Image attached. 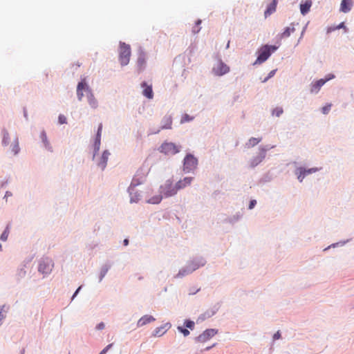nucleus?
Returning <instances> with one entry per match:
<instances>
[{
  "instance_id": "1",
  "label": "nucleus",
  "mask_w": 354,
  "mask_h": 354,
  "mask_svg": "<svg viewBox=\"0 0 354 354\" xmlns=\"http://www.w3.org/2000/svg\"><path fill=\"white\" fill-rule=\"evenodd\" d=\"M144 167L145 165L143 164L142 166L137 171L129 187L131 203H138L140 199V194L135 191V188L136 186L144 182L149 172V169L144 171Z\"/></svg>"
},
{
  "instance_id": "2",
  "label": "nucleus",
  "mask_w": 354,
  "mask_h": 354,
  "mask_svg": "<svg viewBox=\"0 0 354 354\" xmlns=\"http://www.w3.org/2000/svg\"><path fill=\"white\" fill-rule=\"evenodd\" d=\"M83 91H85L88 98V103L92 108L95 109L97 106V102L94 97L93 94L91 93L90 88L85 82V79L82 80L77 86V95L79 100H82L83 97Z\"/></svg>"
},
{
  "instance_id": "3",
  "label": "nucleus",
  "mask_w": 354,
  "mask_h": 354,
  "mask_svg": "<svg viewBox=\"0 0 354 354\" xmlns=\"http://www.w3.org/2000/svg\"><path fill=\"white\" fill-rule=\"evenodd\" d=\"M277 47L275 46L264 45L258 50V57L255 64H261L268 59L271 53L275 51Z\"/></svg>"
},
{
  "instance_id": "4",
  "label": "nucleus",
  "mask_w": 354,
  "mask_h": 354,
  "mask_svg": "<svg viewBox=\"0 0 354 354\" xmlns=\"http://www.w3.org/2000/svg\"><path fill=\"white\" fill-rule=\"evenodd\" d=\"M131 57V48L129 44L124 42L120 43L119 61L122 66L129 64Z\"/></svg>"
},
{
  "instance_id": "5",
  "label": "nucleus",
  "mask_w": 354,
  "mask_h": 354,
  "mask_svg": "<svg viewBox=\"0 0 354 354\" xmlns=\"http://www.w3.org/2000/svg\"><path fill=\"white\" fill-rule=\"evenodd\" d=\"M160 193L163 196L167 198L174 196L177 194L178 190L176 183H174L171 180H167L160 187Z\"/></svg>"
},
{
  "instance_id": "6",
  "label": "nucleus",
  "mask_w": 354,
  "mask_h": 354,
  "mask_svg": "<svg viewBox=\"0 0 354 354\" xmlns=\"http://www.w3.org/2000/svg\"><path fill=\"white\" fill-rule=\"evenodd\" d=\"M180 151V147L173 142H164L160 147V151L166 155L176 154Z\"/></svg>"
},
{
  "instance_id": "7",
  "label": "nucleus",
  "mask_w": 354,
  "mask_h": 354,
  "mask_svg": "<svg viewBox=\"0 0 354 354\" xmlns=\"http://www.w3.org/2000/svg\"><path fill=\"white\" fill-rule=\"evenodd\" d=\"M197 165V159L194 156L188 154L184 159L183 170L186 172H189L195 169Z\"/></svg>"
},
{
  "instance_id": "8",
  "label": "nucleus",
  "mask_w": 354,
  "mask_h": 354,
  "mask_svg": "<svg viewBox=\"0 0 354 354\" xmlns=\"http://www.w3.org/2000/svg\"><path fill=\"white\" fill-rule=\"evenodd\" d=\"M334 75L329 74L328 75L325 79H320L319 80H317L314 82H313L310 85V92L312 93H317L321 87L328 81L332 80L334 78Z\"/></svg>"
},
{
  "instance_id": "9",
  "label": "nucleus",
  "mask_w": 354,
  "mask_h": 354,
  "mask_svg": "<svg viewBox=\"0 0 354 354\" xmlns=\"http://www.w3.org/2000/svg\"><path fill=\"white\" fill-rule=\"evenodd\" d=\"M53 263L51 259H42L39 264L38 270L42 274H49L53 269Z\"/></svg>"
},
{
  "instance_id": "10",
  "label": "nucleus",
  "mask_w": 354,
  "mask_h": 354,
  "mask_svg": "<svg viewBox=\"0 0 354 354\" xmlns=\"http://www.w3.org/2000/svg\"><path fill=\"white\" fill-rule=\"evenodd\" d=\"M214 74L216 76H222L230 71V67L223 62L219 61L212 68Z\"/></svg>"
},
{
  "instance_id": "11",
  "label": "nucleus",
  "mask_w": 354,
  "mask_h": 354,
  "mask_svg": "<svg viewBox=\"0 0 354 354\" xmlns=\"http://www.w3.org/2000/svg\"><path fill=\"white\" fill-rule=\"evenodd\" d=\"M216 333L217 330L215 329H207L197 337V339L200 342H205L214 337Z\"/></svg>"
},
{
  "instance_id": "12",
  "label": "nucleus",
  "mask_w": 354,
  "mask_h": 354,
  "mask_svg": "<svg viewBox=\"0 0 354 354\" xmlns=\"http://www.w3.org/2000/svg\"><path fill=\"white\" fill-rule=\"evenodd\" d=\"M193 177H185L183 179H181L176 183V186L177 190H180L187 187L190 185L192 182L193 181Z\"/></svg>"
},
{
  "instance_id": "13",
  "label": "nucleus",
  "mask_w": 354,
  "mask_h": 354,
  "mask_svg": "<svg viewBox=\"0 0 354 354\" xmlns=\"http://www.w3.org/2000/svg\"><path fill=\"white\" fill-rule=\"evenodd\" d=\"M171 328V324L169 323H166L159 327H157L153 332L154 336L161 337L163 335L169 328Z\"/></svg>"
},
{
  "instance_id": "14",
  "label": "nucleus",
  "mask_w": 354,
  "mask_h": 354,
  "mask_svg": "<svg viewBox=\"0 0 354 354\" xmlns=\"http://www.w3.org/2000/svg\"><path fill=\"white\" fill-rule=\"evenodd\" d=\"M141 86L143 88V95H145L148 99H152L153 97L152 86L148 85L146 82H142Z\"/></svg>"
},
{
  "instance_id": "15",
  "label": "nucleus",
  "mask_w": 354,
  "mask_h": 354,
  "mask_svg": "<svg viewBox=\"0 0 354 354\" xmlns=\"http://www.w3.org/2000/svg\"><path fill=\"white\" fill-rule=\"evenodd\" d=\"M153 321H155V318L153 316L146 315H144L143 317H142L138 321L137 326H138V327H142V326H143L149 323H151Z\"/></svg>"
},
{
  "instance_id": "16",
  "label": "nucleus",
  "mask_w": 354,
  "mask_h": 354,
  "mask_svg": "<svg viewBox=\"0 0 354 354\" xmlns=\"http://www.w3.org/2000/svg\"><path fill=\"white\" fill-rule=\"evenodd\" d=\"M352 6V0H342L340 5V11L346 13L351 10Z\"/></svg>"
},
{
  "instance_id": "17",
  "label": "nucleus",
  "mask_w": 354,
  "mask_h": 354,
  "mask_svg": "<svg viewBox=\"0 0 354 354\" xmlns=\"http://www.w3.org/2000/svg\"><path fill=\"white\" fill-rule=\"evenodd\" d=\"M162 129H170L172 125V118L170 115H165L162 120Z\"/></svg>"
},
{
  "instance_id": "18",
  "label": "nucleus",
  "mask_w": 354,
  "mask_h": 354,
  "mask_svg": "<svg viewBox=\"0 0 354 354\" xmlns=\"http://www.w3.org/2000/svg\"><path fill=\"white\" fill-rule=\"evenodd\" d=\"M102 130V124H100V125L98 127L97 132L96 138H95V143H94V148H95V152L98 151L100 149V140H101Z\"/></svg>"
},
{
  "instance_id": "19",
  "label": "nucleus",
  "mask_w": 354,
  "mask_h": 354,
  "mask_svg": "<svg viewBox=\"0 0 354 354\" xmlns=\"http://www.w3.org/2000/svg\"><path fill=\"white\" fill-rule=\"evenodd\" d=\"M277 3L278 0H273L272 2L268 6V8L264 12L265 17H268L275 12Z\"/></svg>"
},
{
  "instance_id": "20",
  "label": "nucleus",
  "mask_w": 354,
  "mask_h": 354,
  "mask_svg": "<svg viewBox=\"0 0 354 354\" xmlns=\"http://www.w3.org/2000/svg\"><path fill=\"white\" fill-rule=\"evenodd\" d=\"M109 156L110 153L108 151L106 150L103 152L100 161L98 163V166L101 167L102 169H104L106 167Z\"/></svg>"
},
{
  "instance_id": "21",
  "label": "nucleus",
  "mask_w": 354,
  "mask_h": 354,
  "mask_svg": "<svg viewBox=\"0 0 354 354\" xmlns=\"http://www.w3.org/2000/svg\"><path fill=\"white\" fill-rule=\"evenodd\" d=\"M311 1H306L304 3H301L300 5V10L301 13L303 15H305L306 13H308L310 10V8L311 7Z\"/></svg>"
},
{
  "instance_id": "22",
  "label": "nucleus",
  "mask_w": 354,
  "mask_h": 354,
  "mask_svg": "<svg viewBox=\"0 0 354 354\" xmlns=\"http://www.w3.org/2000/svg\"><path fill=\"white\" fill-rule=\"evenodd\" d=\"M295 29L294 26L287 27L285 30L281 34V38H286L288 37L291 33L294 32Z\"/></svg>"
},
{
  "instance_id": "23",
  "label": "nucleus",
  "mask_w": 354,
  "mask_h": 354,
  "mask_svg": "<svg viewBox=\"0 0 354 354\" xmlns=\"http://www.w3.org/2000/svg\"><path fill=\"white\" fill-rule=\"evenodd\" d=\"M162 194L156 195L148 199L147 202L151 204H158L162 201Z\"/></svg>"
},
{
  "instance_id": "24",
  "label": "nucleus",
  "mask_w": 354,
  "mask_h": 354,
  "mask_svg": "<svg viewBox=\"0 0 354 354\" xmlns=\"http://www.w3.org/2000/svg\"><path fill=\"white\" fill-rule=\"evenodd\" d=\"M261 140V138H251L249 140H248V142L247 143V145L248 147H254L255 145H257L258 143H259Z\"/></svg>"
},
{
  "instance_id": "25",
  "label": "nucleus",
  "mask_w": 354,
  "mask_h": 354,
  "mask_svg": "<svg viewBox=\"0 0 354 354\" xmlns=\"http://www.w3.org/2000/svg\"><path fill=\"white\" fill-rule=\"evenodd\" d=\"M263 158H264V155H261L259 156L254 158L251 162V166L252 167L257 166L258 164H259L263 160Z\"/></svg>"
},
{
  "instance_id": "26",
  "label": "nucleus",
  "mask_w": 354,
  "mask_h": 354,
  "mask_svg": "<svg viewBox=\"0 0 354 354\" xmlns=\"http://www.w3.org/2000/svg\"><path fill=\"white\" fill-rule=\"evenodd\" d=\"M10 233L9 227L8 226L6 227V230L3 231V232L1 235V240L3 241H6L8 239V235Z\"/></svg>"
},
{
  "instance_id": "27",
  "label": "nucleus",
  "mask_w": 354,
  "mask_h": 354,
  "mask_svg": "<svg viewBox=\"0 0 354 354\" xmlns=\"http://www.w3.org/2000/svg\"><path fill=\"white\" fill-rule=\"evenodd\" d=\"M9 139H10L9 133H8V131H4L3 140H2L3 144L5 145H8Z\"/></svg>"
},
{
  "instance_id": "28",
  "label": "nucleus",
  "mask_w": 354,
  "mask_h": 354,
  "mask_svg": "<svg viewBox=\"0 0 354 354\" xmlns=\"http://www.w3.org/2000/svg\"><path fill=\"white\" fill-rule=\"evenodd\" d=\"M283 113V109L281 107H277L272 111V114L277 117H279Z\"/></svg>"
},
{
  "instance_id": "29",
  "label": "nucleus",
  "mask_w": 354,
  "mask_h": 354,
  "mask_svg": "<svg viewBox=\"0 0 354 354\" xmlns=\"http://www.w3.org/2000/svg\"><path fill=\"white\" fill-rule=\"evenodd\" d=\"M193 120L192 117H190L188 114H184L181 118V123L189 122Z\"/></svg>"
},
{
  "instance_id": "30",
  "label": "nucleus",
  "mask_w": 354,
  "mask_h": 354,
  "mask_svg": "<svg viewBox=\"0 0 354 354\" xmlns=\"http://www.w3.org/2000/svg\"><path fill=\"white\" fill-rule=\"evenodd\" d=\"M330 108H331L330 104H326V106L322 107V111L324 114H328L330 110Z\"/></svg>"
},
{
  "instance_id": "31",
  "label": "nucleus",
  "mask_w": 354,
  "mask_h": 354,
  "mask_svg": "<svg viewBox=\"0 0 354 354\" xmlns=\"http://www.w3.org/2000/svg\"><path fill=\"white\" fill-rule=\"evenodd\" d=\"M178 330L180 333H182L184 335V336H187V335H189V331L187 329L184 328H183V327H182V326H178Z\"/></svg>"
},
{
  "instance_id": "32",
  "label": "nucleus",
  "mask_w": 354,
  "mask_h": 354,
  "mask_svg": "<svg viewBox=\"0 0 354 354\" xmlns=\"http://www.w3.org/2000/svg\"><path fill=\"white\" fill-rule=\"evenodd\" d=\"M185 325L187 328L193 329L194 327V322L190 320H186L185 322Z\"/></svg>"
},
{
  "instance_id": "33",
  "label": "nucleus",
  "mask_w": 354,
  "mask_h": 354,
  "mask_svg": "<svg viewBox=\"0 0 354 354\" xmlns=\"http://www.w3.org/2000/svg\"><path fill=\"white\" fill-rule=\"evenodd\" d=\"M276 71H277V69H274V70L271 71L269 73V74H268V77H266V78H265L262 82H266V81H268L270 78L272 77L274 75V74L276 73Z\"/></svg>"
},
{
  "instance_id": "34",
  "label": "nucleus",
  "mask_w": 354,
  "mask_h": 354,
  "mask_svg": "<svg viewBox=\"0 0 354 354\" xmlns=\"http://www.w3.org/2000/svg\"><path fill=\"white\" fill-rule=\"evenodd\" d=\"M317 171V168H312V169H305L304 168H302V171L306 174V175H308V174H312L313 172H315Z\"/></svg>"
},
{
  "instance_id": "35",
  "label": "nucleus",
  "mask_w": 354,
  "mask_h": 354,
  "mask_svg": "<svg viewBox=\"0 0 354 354\" xmlns=\"http://www.w3.org/2000/svg\"><path fill=\"white\" fill-rule=\"evenodd\" d=\"M138 64L140 68H142L145 64V59L143 57H140L138 59Z\"/></svg>"
},
{
  "instance_id": "36",
  "label": "nucleus",
  "mask_w": 354,
  "mask_h": 354,
  "mask_svg": "<svg viewBox=\"0 0 354 354\" xmlns=\"http://www.w3.org/2000/svg\"><path fill=\"white\" fill-rule=\"evenodd\" d=\"M299 174L298 175V180L300 181V182H302L304 178H305V176H306L303 171H302V168H299Z\"/></svg>"
},
{
  "instance_id": "37",
  "label": "nucleus",
  "mask_w": 354,
  "mask_h": 354,
  "mask_svg": "<svg viewBox=\"0 0 354 354\" xmlns=\"http://www.w3.org/2000/svg\"><path fill=\"white\" fill-rule=\"evenodd\" d=\"M59 123L60 124H66V118L64 115H59Z\"/></svg>"
},
{
  "instance_id": "38",
  "label": "nucleus",
  "mask_w": 354,
  "mask_h": 354,
  "mask_svg": "<svg viewBox=\"0 0 354 354\" xmlns=\"http://www.w3.org/2000/svg\"><path fill=\"white\" fill-rule=\"evenodd\" d=\"M19 151V147L18 142H16L13 145L12 151L14 152V154H17V153H18Z\"/></svg>"
},
{
  "instance_id": "39",
  "label": "nucleus",
  "mask_w": 354,
  "mask_h": 354,
  "mask_svg": "<svg viewBox=\"0 0 354 354\" xmlns=\"http://www.w3.org/2000/svg\"><path fill=\"white\" fill-rule=\"evenodd\" d=\"M113 346V344H109L107 345L101 352L100 354H105Z\"/></svg>"
},
{
  "instance_id": "40",
  "label": "nucleus",
  "mask_w": 354,
  "mask_h": 354,
  "mask_svg": "<svg viewBox=\"0 0 354 354\" xmlns=\"http://www.w3.org/2000/svg\"><path fill=\"white\" fill-rule=\"evenodd\" d=\"M256 203L257 201L255 200H252L249 204V209H252L255 206Z\"/></svg>"
},
{
  "instance_id": "41",
  "label": "nucleus",
  "mask_w": 354,
  "mask_h": 354,
  "mask_svg": "<svg viewBox=\"0 0 354 354\" xmlns=\"http://www.w3.org/2000/svg\"><path fill=\"white\" fill-rule=\"evenodd\" d=\"M281 337V333L279 331H277L276 333L274 334L273 335V339L274 340L276 339H279V338Z\"/></svg>"
},
{
  "instance_id": "42",
  "label": "nucleus",
  "mask_w": 354,
  "mask_h": 354,
  "mask_svg": "<svg viewBox=\"0 0 354 354\" xmlns=\"http://www.w3.org/2000/svg\"><path fill=\"white\" fill-rule=\"evenodd\" d=\"M104 326H105L103 322H101L99 324H97V326H96V328L97 330H102L104 328Z\"/></svg>"
},
{
  "instance_id": "43",
  "label": "nucleus",
  "mask_w": 354,
  "mask_h": 354,
  "mask_svg": "<svg viewBox=\"0 0 354 354\" xmlns=\"http://www.w3.org/2000/svg\"><path fill=\"white\" fill-rule=\"evenodd\" d=\"M81 289V286H80L77 290L75 291V292L74 293V295H73V299L77 295L78 292L80 291V290Z\"/></svg>"
},
{
  "instance_id": "44",
  "label": "nucleus",
  "mask_w": 354,
  "mask_h": 354,
  "mask_svg": "<svg viewBox=\"0 0 354 354\" xmlns=\"http://www.w3.org/2000/svg\"><path fill=\"white\" fill-rule=\"evenodd\" d=\"M129 244V240L128 239H124V245H127Z\"/></svg>"
},
{
  "instance_id": "45",
  "label": "nucleus",
  "mask_w": 354,
  "mask_h": 354,
  "mask_svg": "<svg viewBox=\"0 0 354 354\" xmlns=\"http://www.w3.org/2000/svg\"><path fill=\"white\" fill-rule=\"evenodd\" d=\"M344 26V23H341L338 26L337 28H342Z\"/></svg>"
},
{
  "instance_id": "46",
  "label": "nucleus",
  "mask_w": 354,
  "mask_h": 354,
  "mask_svg": "<svg viewBox=\"0 0 354 354\" xmlns=\"http://www.w3.org/2000/svg\"><path fill=\"white\" fill-rule=\"evenodd\" d=\"M201 20H199V19L196 21V24H197V25H200V24H201Z\"/></svg>"
},
{
  "instance_id": "47",
  "label": "nucleus",
  "mask_w": 354,
  "mask_h": 354,
  "mask_svg": "<svg viewBox=\"0 0 354 354\" xmlns=\"http://www.w3.org/2000/svg\"><path fill=\"white\" fill-rule=\"evenodd\" d=\"M11 196V194H9V192H7L6 194V196Z\"/></svg>"
},
{
  "instance_id": "48",
  "label": "nucleus",
  "mask_w": 354,
  "mask_h": 354,
  "mask_svg": "<svg viewBox=\"0 0 354 354\" xmlns=\"http://www.w3.org/2000/svg\"><path fill=\"white\" fill-rule=\"evenodd\" d=\"M106 270H105V271H104V274H102V277H101L100 280H102V277H104V274H106Z\"/></svg>"
},
{
  "instance_id": "49",
  "label": "nucleus",
  "mask_w": 354,
  "mask_h": 354,
  "mask_svg": "<svg viewBox=\"0 0 354 354\" xmlns=\"http://www.w3.org/2000/svg\"><path fill=\"white\" fill-rule=\"evenodd\" d=\"M193 31H194V32H198L199 29H198V30H194Z\"/></svg>"
}]
</instances>
